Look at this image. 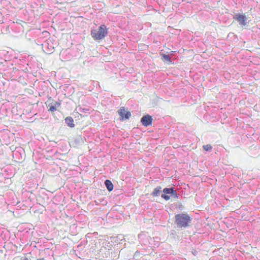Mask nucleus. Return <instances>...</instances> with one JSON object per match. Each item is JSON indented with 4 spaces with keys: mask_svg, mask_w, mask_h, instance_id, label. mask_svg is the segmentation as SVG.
Instances as JSON below:
<instances>
[{
    "mask_svg": "<svg viewBox=\"0 0 260 260\" xmlns=\"http://www.w3.org/2000/svg\"><path fill=\"white\" fill-rule=\"evenodd\" d=\"M192 218L186 213H179L175 215V223L179 228H186L189 226Z\"/></svg>",
    "mask_w": 260,
    "mask_h": 260,
    "instance_id": "1",
    "label": "nucleus"
},
{
    "mask_svg": "<svg viewBox=\"0 0 260 260\" xmlns=\"http://www.w3.org/2000/svg\"><path fill=\"white\" fill-rule=\"evenodd\" d=\"M107 34V28L105 25H101L98 29H92L91 31V35L94 40H102Z\"/></svg>",
    "mask_w": 260,
    "mask_h": 260,
    "instance_id": "2",
    "label": "nucleus"
},
{
    "mask_svg": "<svg viewBox=\"0 0 260 260\" xmlns=\"http://www.w3.org/2000/svg\"><path fill=\"white\" fill-rule=\"evenodd\" d=\"M42 49L46 54H51L54 51V45L53 39L49 38L42 44Z\"/></svg>",
    "mask_w": 260,
    "mask_h": 260,
    "instance_id": "3",
    "label": "nucleus"
},
{
    "mask_svg": "<svg viewBox=\"0 0 260 260\" xmlns=\"http://www.w3.org/2000/svg\"><path fill=\"white\" fill-rule=\"evenodd\" d=\"M78 49H79L76 47L73 49H67L62 53V55L64 56L63 58L64 59L71 60L74 57H76L78 55V54H77Z\"/></svg>",
    "mask_w": 260,
    "mask_h": 260,
    "instance_id": "4",
    "label": "nucleus"
},
{
    "mask_svg": "<svg viewBox=\"0 0 260 260\" xmlns=\"http://www.w3.org/2000/svg\"><path fill=\"white\" fill-rule=\"evenodd\" d=\"M118 115L120 116V120L123 121L129 119L131 116V113L127 111L124 107H121L117 111Z\"/></svg>",
    "mask_w": 260,
    "mask_h": 260,
    "instance_id": "5",
    "label": "nucleus"
},
{
    "mask_svg": "<svg viewBox=\"0 0 260 260\" xmlns=\"http://www.w3.org/2000/svg\"><path fill=\"white\" fill-rule=\"evenodd\" d=\"M152 117L149 114L144 115L141 118V122L145 127L151 125L152 123Z\"/></svg>",
    "mask_w": 260,
    "mask_h": 260,
    "instance_id": "6",
    "label": "nucleus"
},
{
    "mask_svg": "<svg viewBox=\"0 0 260 260\" xmlns=\"http://www.w3.org/2000/svg\"><path fill=\"white\" fill-rule=\"evenodd\" d=\"M233 19L237 20L241 25L245 26L246 24L247 17L244 14H236Z\"/></svg>",
    "mask_w": 260,
    "mask_h": 260,
    "instance_id": "7",
    "label": "nucleus"
},
{
    "mask_svg": "<svg viewBox=\"0 0 260 260\" xmlns=\"http://www.w3.org/2000/svg\"><path fill=\"white\" fill-rule=\"evenodd\" d=\"M162 192L165 194H170L171 196L174 198H178L179 194L177 193L176 190L174 189V188L173 187H171L170 188H165Z\"/></svg>",
    "mask_w": 260,
    "mask_h": 260,
    "instance_id": "8",
    "label": "nucleus"
},
{
    "mask_svg": "<svg viewBox=\"0 0 260 260\" xmlns=\"http://www.w3.org/2000/svg\"><path fill=\"white\" fill-rule=\"evenodd\" d=\"M111 248H107L106 246L102 247L99 250V254L103 258H110Z\"/></svg>",
    "mask_w": 260,
    "mask_h": 260,
    "instance_id": "9",
    "label": "nucleus"
},
{
    "mask_svg": "<svg viewBox=\"0 0 260 260\" xmlns=\"http://www.w3.org/2000/svg\"><path fill=\"white\" fill-rule=\"evenodd\" d=\"M123 252V249H122L120 251L118 250V249L115 247H113L111 248L110 250V259H116L119 257L120 253Z\"/></svg>",
    "mask_w": 260,
    "mask_h": 260,
    "instance_id": "10",
    "label": "nucleus"
},
{
    "mask_svg": "<svg viewBox=\"0 0 260 260\" xmlns=\"http://www.w3.org/2000/svg\"><path fill=\"white\" fill-rule=\"evenodd\" d=\"M60 106V102L53 101L48 104V107H49L48 111L53 112L56 111L57 108L59 107Z\"/></svg>",
    "mask_w": 260,
    "mask_h": 260,
    "instance_id": "11",
    "label": "nucleus"
},
{
    "mask_svg": "<svg viewBox=\"0 0 260 260\" xmlns=\"http://www.w3.org/2000/svg\"><path fill=\"white\" fill-rule=\"evenodd\" d=\"M24 149L21 147H18L15 148V150L13 152V156H15L18 159H20V157L22 158V153H24Z\"/></svg>",
    "mask_w": 260,
    "mask_h": 260,
    "instance_id": "12",
    "label": "nucleus"
},
{
    "mask_svg": "<svg viewBox=\"0 0 260 260\" xmlns=\"http://www.w3.org/2000/svg\"><path fill=\"white\" fill-rule=\"evenodd\" d=\"M64 120L65 123L67 124L68 126L70 127H74L75 126V124L74 123V120L72 117L68 116L65 118Z\"/></svg>",
    "mask_w": 260,
    "mask_h": 260,
    "instance_id": "13",
    "label": "nucleus"
},
{
    "mask_svg": "<svg viewBox=\"0 0 260 260\" xmlns=\"http://www.w3.org/2000/svg\"><path fill=\"white\" fill-rule=\"evenodd\" d=\"M123 238V237L121 235L116 236V237H110L111 242L113 243H116L114 244V246H116V245H118V244L119 243V241L122 240L121 238Z\"/></svg>",
    "mask_w": 260,
    "mask_h": 260,
    "instance_id": "14",
    "label": "nucleus"
},
{
    "mask_svg": "<svg viewBox=\"0 0 260 260\" xmlns=\"http://www.w3.org/2000/svg\"><path fill=\"white\" fill-rule=\"evenodd\" d=\"M161 187L160 186H157L156 187H155L152 193H151V195L153 197H158L160 196V192H161Z\"/></svg>",
    "mask_w": 260,
    "mask_h": 260,
    "instance_id": "15",
    "label": "nucleus"
},
{
    "mask_svg": "<svg viewBox=\"0 0 260 260\" xmlns=\"http://www.w3.org/2000/svg\"><path fill=\"white\" fill-rule=\"evenodd\" d=\"M104 184L109 191L113 190V184L110 180L108 179L106 180L104 182Z\"/></svg>",
    "mask_w": 260,
    "mask_h": 260,
    "instance_id": "16",
    "label": "nucleus"
},
{
    "mask_svg": "<svg viewBox=\"0 0 260 260\" xmlns=\"http://www.w3.org/2000/svg\"><path fill=\"white\" fill-rule=\"evenodd\" d=\"M160 56L162 57V59L167 62L171 63L172 62L171 59V56L167 55L166 54H160Z\"/></svg>",
    "mask_w": 260,
    "mask_h": 260,
    "instance_id": "17",
    "label": "nucleus"
},
{
    "mask_svg": "<svg viewBox=\"0 0 260 260\" xmlns=\"http://www.w3.org/2000/svg\"><path fill=\"white\" fill-rule=\"evenodd\" d=\"M133 257H134V259L135 260H139V259H140V258L142 257L141 256L140 253L138 251H137L134 253V254L133 255Z\"/></svg>",
    "mask_w": 260,
    "mask_h": 260,
    "instance_id": "18",
    "label": "nucleus"
},
{
    "mask_svg": "<svg viewBox=\"0 0 260 260\" xmlns=\"http://www.w3.org/2000/svg\"><path fill=\"white\" fill-rule=\"evenodd\" d=\"M203 148L204 150L206 151H210L212 149V147L210 144H207L203 145Z\"/></svg>",
    "mask_w": 260,
    "mask_h": 260,
    "instance_id": "19",
    "label": "nucleus"
},
{
    "mask_svg": "<svg viewBox=\"0 0 260 260\" xmlns=\"http://www.w3.org/2000/svg\"><path fill=\"white\" fill-rule=\"evenodd\" d=\"M89 110V109H87V108H82L81 107H79L78 108V111L80 113H85L87 112H88Z\"/></svg>",
    "mask_w": 260,
    "mask_h": 260,
    "instance_id": "20",
    "label": "nucleus"
},
{
    "mask_svg": "<svg viewBox=\"0 0 260 260\" xmlns=\"http://www.w3.org/2000/svg\"><path fill=\"white\" fill-rule=\"evenodd\" d=\"M144 237H147L148 238H150L149 236H147L145 232H142L138 235V239L141 241Z\"/></svg>",
    "mask_w": 260,
    "mask_h": 260,
    "instance_id": "21",
    "label": "nucleus"
},
{
    "mask_svg": "<svg viewBox=\"0 0 260 260\" xmlns=\"http://www.w3.org/2000/svg\"><path fill=\"white\" fill-rule=\"evenodd\" d=\"M168 194H165L164 193V194H162L161 195V197L165 199L166 201H168L170 199V196L168 195Z\"/></svg>",
    "mask_w": 260,
    "mask_h": 260,
    "instance_id": "22",
    "label": "nucleus"
},
{
    "mask_svg": "<svg viewBox=\"0 0 260 260\" xmlns=\"http://www.w3.org/2000/svg\"><path fill=\"white\" fill-rule=\"evenodd\" d=\"M105 245L107 246V248H112L111 246H112V244L110 243V242H108L106 243Z\"/></svg>",
    "mask_w": 260,
    "mask_h": 260,
    "instance_id": "23",
    "label": "nucleus"
},
{
    "mask_svg": "<svg viewBox=\"0 0 260 260\" xmlns=\"http://www.w3.org/2000/svg\"><path fill=\"white\" fill-rule=\"evenodd\" d=\"M192 253L194 255H197L198 253V251L196 250H194L193 249L192 251Z\"/></svg>",
    "mask_w": 260,
    "mask_h": 260,
    "instance_id": "24",
    "label": "nucleus"
},
{
    "mask_svg": "<svg viewBox=\"0 0 260 260\" xmlns=\"http://www.w3.org/2000/svg\"><path fill=\"white\" fill-rule=\"evenodd\" d=\"M94 202L96 205H99V204L96 201H95Z\"/></svg>",
    "mask_w": 260,
    "mask_h": 260,
    "instance_id": "25",
    "label": "nucleus"
}]
</instances>
